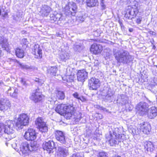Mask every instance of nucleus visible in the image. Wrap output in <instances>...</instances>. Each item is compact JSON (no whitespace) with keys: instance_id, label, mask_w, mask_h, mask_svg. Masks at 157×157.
<instances>
[{"instance_id":"obj_1","label":"nucleus","mask_w":157,"mask_h":157,"mask_svg":"<svg viewBox=\"0 0 157 157\" xmlns=\"http://www.w3.org/2000/svg\"><path fill=\"white\" fill-rule=\"evenodd\" d=\"M113 55L117 62L123 64L128 63L134 59L127 51L123 49L114 50Z\"/></svg>"},{"instance_id":"obj_2","label":"nucleus","mask_w":157,"mask_h":157,"mask_svg":"<svg viewBox=\"0 0 157 157\" xmlns=\"http://www.w3.org/2000/svg\"><path fill=\"white\" fill-rule=\"evenodd\" d=\"M29 117L27 114L21 113L19 115L15 124V127L17 130L22 128L23 126L28 124Z\"/></svg>"},{"instance_id":"obj_3","label":"nucleus","mask_w":157,"mask_h":157,"mask_svg":"<svg viewBox=\"0 0 157 157\" xmlns=\"http://www.w3.org/2000/svg\"><path fill=\"white\" fill-rule=\"evenodd\" d=\"M77 7L75 3L74 2L69 3L68 5L65 7L64 11L66 15H74L77 11Z\"/></svg>"},{"instance_id":"obj_4","label":"nucleus","mask_w":157,"mask_h":157,"mask_svg":"<svg viewBox=\"0 0 157 157\" xmlns=\"http://www.w3.org/2000/svg\"><path fill=\"white\" fill-rule=\"evenodd\" d=\"M120 133L118 132H113V134L112 133L110 132L109 134L106 136V138L108 140V141L111 146L118 144L119 142L120 141L117 138V136L119 135L120 136ZM121 142V141H120Z\"/></svg>"},{"instance_id":"obj_5","label":"nucleus","mask_w":157,"mask_h":157,"mask_svg":"<svg viewBox=\"0 0 157 157\" xmlns=\"http://www.w3.org/2000/svg\"><path fill=\"white\" fill-rule=\"evenodd\" d=\"M35 124L41 132H45L48 131L47 126L42 117H39L37 118L35 121Z\"/></svg>"},{"instance_id":"obj_6","label":"nucleus","mask_w":157,"mask_h":157,"mask_svg":"<svg viewBox=\"0 0 157 157\" xmlns=\"http://www.w3.org/2000/svg\"><path fill=\"white\" fill-rule=\"evenodd\" d=\"M55 143L53 140L45 141L42 144V147L44 150H46L48 153H50L53 152V150L56 148Z\"/></svg>"},{"instance_id":"obj_7","label":"nucleus","mask_w":157,"mask_h":157,"mask_svg":"<svg viewBox=\"0 0 157 157\" xmlns=\"http://www.w3.org/2000/svg\"><path fill=\"white\" fill-rule=\"evenodd\" d=\"M99 79L95 77H92L88 80V86L91 90H97L100 86Z\"/></svg>"},{"instance_id":"obj_8","label":"nucleus","mask_w":157,"mask_h":157,"mask_svg":"<svg viewBox=\"0 0 157 157\" xmlns=\"http://www.w3.org/2000/svg\"><path fill=\"white\" fill-rule=\"evenodd\" d=\"M37 135L34 129L29 128L25 132L24 137L27 140H33L36 138Z\"/></svg>"},{"instance_id":"obj_9","label":"nucleus","mask_w":157,"mask_h":157,"mask_svg":"<svg viewBox=\"0 0 157 157\" xmlns=\"http://www.w3.org/2000/svg\"><path fill=\"white\" fill-rule=\"evenodd\" d=\"M63 18L61 14L55 13L50 15V21L51 23L60 24Z\"/></svg>"},{"instance_id":"obj_10","label":"nucleus","mask_w":157,"mask_h":157,"mask_svg":"<svg viewBox=\"0 0 157 157\" xmlns=\"http://www.w3.org/2000/svg\"><path fill=\"white\" fill-rule=\"evenodd\" d=\"M63 18L61 14L55 13L50 15V21L51 23L60 24Z\"/></svg>"},{"instance_id":"obj_11","label":"nucleus","mask_w":157,"mask_h":157,"mask_svg":"<svg viewBox=\"0 0 157 157\" xmlns=\"http://www.w3.org/2000/svg\"><path fill=\"white\" fill-rule=\"evenodd\" d=\"M137 128L140 129L144 133L147 134H148L150 132L151 129L150 124L145 122L139 124Z\"/></svg>"},{"instance_id":"obj_12","label":"nucleus","mask_w":157,"mask_h":157,"mask_svg":"<svg viewBox=\"0 0 157 157\" xmlns=\"http://www.w3.org/2000/svg\"><path fill=\"white\" fill-rule=\"evenodd\" d=\"M4 126L5 136L6 134L12 135L14 133L15 131L13 129V124L11 121H8Z\"/></svg>"},{"instance_id":"obj_13","label":"nucleus","mask_w":157,"mask_h":157,"mask_svg":"<svg viewBox=\"0 0 157 157\" xmlns=\"http://www.w3.org/2000/svg\"><path fill=\"white\" fill-rule=\"evenodd\" d=\"M136 109L141 115L145 114L148 110V106L144 102H140L136 106Z\"/></svg>"},{"instance_id":"obj_14","label":"nucleus","mask_w":157,"mask_h":157,"mask_svg":"<svg viewBox=\"0 0 157 157\" xmlns=\"http://www.w3.org/2000/svg\"><path fill=\"white\" fill-rule=\"evenodd\" d=\"M11 105L10 101L7 98H2L0 100V110L6 111L10 109Z\"/></svg>"},{"instance_id":"obj_15","label":"nucleus","mask_w":157,"mask_h":157,"mask_svg":"<svg viewBox=\"0 0 157 157\" xmlns=\"http://www.w3.org/2000/svg\"><path fill=\"white\" fill-rule=\"evenodd\" d=\"M65 116L66 117L67 119H69L70 118L74 115L75 113V108L70 105H65L64 107Z\"/></svg>"},{"instance_id":"obj_16","label":"nucleus","mask_w":157,"mask_h":157,"mask_svg":"<svg viewBox=\"0 0 157 157\" xmlns=\"http://www.w3.org/2000/svg\"><path fill=\"white\" fill-rule=\"evenodd\" d=\"M43 96L40 90L38 89H36L35 92L32 94L31 97V99L35 102H37L42 100Z\"/></svg>"},{"instance_id":"obj_17","label":"nucleus","mask_w":157,"mask_h":157,"mask_svg":"<svg viewBox=\"0 0 157 157\" xmlns=\"http://www.w3.org/2000/svg\"><path fill=\"white\" fill-rule=\"evenodd\" d=\"M57 153L58 155L61 157H66L69 155L68 148L64 146H59Z\"/></svg>"},{"instance_id":"obj_18","label":"nucleus","mask_w":157,"mask_h":157,"mask_svg":"<svg viewBox=\"0 0 157 157\" xmlns=\"http://www.w3.org/2000/svg\"><path fill=\"white\" fill-rule=\"evenodd\" d=\"M55 135L56 138L57 140L62 144H66L65 137L63 132L60 131H56L55 132Z\"/></svg>"},{"instance_id":"obj_19","label":"nucleus","mask_w":157,"mask_h":157,"mask_svg":"<svg viewBox=\"0 0 157 157\" xmlns=\"http://www.w3.org/2000/svg\"><path fill=\"white\" fill-rule=\"evenodd\" d=\"M32 53L35 55V58H41L42 56V50L38 44H36L34 46L32 49Z\"/></svg>"},{"instance_id":"obj_20","label":"nucleus","mask_w":157,"mask_h":157,"mask_svg":"<svg viewBox=\"0 0 157 157\" xmlns=\"http://www.w3.org/2000/svg\"><path fill=\"white\" fill-rule=\"evenodd\" d=\"M51 10V8L46 5H43L39 11L40 14L42 16H47Z\"/></svg>"},{"instance_id":"obj_21","label":"nucleus","mask_w":157,"mask_h":157,"mask_svg":"<svg viewBox=\"0 0 157 157\" xmlns=\"http://www.w3.org/2000/svg\"><path fill=\"white\" fill-rule=\"evenodd\" d=\"M90 50L94 54H98L101 53L102 50V47L99 44H94L91 45Z\"/></svg>"},{"instance_id":"obj_22","label":"nucleus","mask_w":157,"mask_h":157,"mask_svg":"<svg viewBox=\"0 0 157 157\" xmlns=\"http://www.w3.org/2000/svg\"><path fill=\"white\" fill-rule=\"evenodd\" d=\"M88 73L85 70H80L78 71L77 74V79L79 81H83L87 77Z\"/></svg>"},{"instance_id":"obj_23","label":"nucleus","mask_w":157,"mask_h":157,"mask_svg":"<svg viewBox=\"0 0 157 157\" xmlns=\"http://www.w3.org/2000/svg\"><path fill=\"white\" fill-rule=\"evenodd\" d=\"M0 44L4 50L7 52H9L10 49L8 47V44L7 40L3 36L0 37Z\"/></svg>"},{"instance_id":"obj_24","label":"nucleus","mask_w":157,"mask_h":157,"mask_svg":"<svg viewBox=\"0 0 157 157\" xmlns=\"http://www.w3.org/2000/svg\"><path fill=\"white\" fill-rule=\"evenodd\" d=\"M147 111V116L150 119L153 118L157 115V109L155 107H151Z\"/></svg>"},{"instance_id":"obj_25","label":"nucleus","mask_w":157,"mask_h":157,"mask_svg":"<svg viewBox=\"0 0 157 157\" xmlns=\"http://www.w3.org/2000/svg\"><path fill=\"white\" fill-rule=\"evenodd\" d=\"M18 90L16 88L10 87L7 91L8 95L13 98H16L18 94Z\"/></svg>"},{"instance_id":"obj_26","label":"nucleus","mask_w":157,"mask_h":157,"mask_svg":"<svg viewBox=\"0 0 157 157\" xmlns=\"http://www.w3.org/2000/svg\"><path fill=\"white\" fill-rule=\"evenodd\" d=\"M29 146L28 143L26 142L21 144L20 147V151L23 154L27 153L29 151Z\"/></svg>"},{"instance_id":"obj_27","label":"nucleus","mask_w":157,"mask_h":157,"mask_svg":"<svg viewBox=\"0 0 157 157\" xmlns=\"http://www.w3.org/2000/svg\"><path fill=\"white\" fill-rule=\"evenodd\" d=\"M65 104H59L57 105L55 109L56 112L60 114H64Z\"/></svg>"},{"instance_id":"obj_28","label":"nucleus","mask_w":157,"mask_h":157,"mask_svg":"<svg viewBox=\"0 0 157 157\" xmlns=\"http://www.w3.org/2000/svg\"><path fill=\"white\" fill-rule=\"evenodd\" d=\"M70 57V54L68 52L63 51L60 55L59 58L61 61H65L66 60L69 59Z\"/></svg>"},{"instance_id":"obj_29","label":"nucleus","mask_w":157,"mask_h":157,"mask_svg":"<svg viewBox=\"0 0 157 157\" xmlns=\"http://www.w3.org/2000/svg\"><path fill=\"white\" fill-rule=\"evenodd\" d=\"M57 69L56 66L51 67L47 69L48 74L51 76L56 75Z\"/></svg>"},{"instance_id":"obj_30","label":"nucleus","mask_w":157,"mask_h":157,"mask_svg":"<svg viewBox=\"0 0 157 157\" xmlns=\"http://www.w3.org/2000/svg\"><path fill=\"white\" fill-rule=\"evenodd\" d=\"M144 148L148 151H151L154 150V147L152 142L151 141H147L146 142L144 146Z\"/></svg>"},{"instance_id":"obj_31","label":"nucleus","mask_w":157,"mask_h":157,"mask_svg":"<svg viewBox=\"0 0 157 157\" xmlns=\"http://www.w3.org/2000/svg\"><path fill=\"white\" fill-rule=\"evenodd\" d=\"M30 146L29 151H32L36 150L39 147V145L36 142L33 141L31 144Z\"/></svg>"},{"instance_id":"obj_32","label":"nucleus","mask_w":157,"mask_h":157,"mask_svg":"<svg viewBox=\"0 0 157 157\" xmlns=\"http://www.w3.org/2000/svg\"><path fill=\"white\" fill-rule=\"evenodd\" d=\"M86 2L87 6L89 7H93L97 5V0H86Z\"/></svg>"},{"instance_id":"obj_33","label":"nucleus","mask_w":157,"mask_h":157,"mask_svg":"<svg viewBox=\"0 0 157 157\" xmlns=\"http://www.w3.org/2000/svg\"><path fill=\"white\" fill-rule=\"evenodd\" d=\"M16 55L18 58H21L24 56V52L23 50L17 48L15 50Z\"/></svg>"},{"instance_id":"obj_34","label":"nucleus","mask_w":157,"mask_h":157,"mask_svg":"<svg viewBox=\"0 0 157 157\" xmlns=\"http://www.w3.org/2000/svg\"><path fill=\"white\" fill-rule=\"evenodd\" d=\"M56 99L59 100H63L65 97V95L64 93L62 92L58 91L56 93Z\"/></svg>"},{"instance_id":"obj_35","label":"nucleus","mask_w":157,"mask_h":157,"mask_svg":"<svg viewBox=\"0 0 157 157\" xmlns=\"http://www.w3.org/2000/svg\"><path fill=\"white\" fill-rule=\"evenodd\" d=\"M4 126L0 124V137H5Z\"/></svg>"},{"instance_id":"obj_36","label":"nucleus","mask_w":157,"mask_h":157,"mask_svg":"<svg viewBox=\"0 0 157 157\" xmlns=\"http://www.w3.org/2000/svg\"><path fill=\"white\" fill-rule=\"evenodd\" d=\"M19 65L20 67L23 69H32L33 68V67H30L29 66L26 65L25 64H23L22 63H19Z\"/></svg>"},{"instance_id":"obj_37","label":"nucleus","mask_w":157,"mask_h":157,"mask_svg":"<svg viewBox=\"0 0 157 157\" xmlns=\"http://www.w3.org/2000/svg\"><path fill=\"white\" fill-rule=\"evenodd\" d=\"M113 94L111 92L109 91L105 97V99L108 100H110Z\"/></svg>"},{"instance_id":"obj_38","label":"nucleus","mask_w":157,"mask_h":157,"mask_svg":"<svg viewBox=\"0 0 157 157\" xmlns=\"http://www.w3.org/2000/svg\"><path fill=\"white\" fill-rule=\"evenodd\" d=\"M72 95L74 97V98L76 99H79L81 100V101H82V99H83L82 97V98H81L79 96L77 92H75L74 93L72 94Z\"/></svg>"},{"instance_id":"obj_39","label":"nucleus","mask_w":157,"mask_h":157,"mask_svg":"<svg viewBox=\"0 0 157 157\" xmlns=\"http://www.w3.org/2000/svg\"><path fill=\"white\" fill-rule=\"evenodd\" d=\"M67 77L68 78V82H72L74 78V75H67Z\"/></svg>"},{"instance_id":"obj_40","label":"nucleus","mask_w":157,"mask_h":157,"mask_svg":"<svg viewBox=\"0 0 157 157\" xmlns=\"http://www.w3.org/2000/svg\"><path fill=\"white\" fill-rule=\"evenodd\" d=\"M107 155V154L106 153L101 152L99 153L98 157H108Z\"/></svg>"},{"instance_id":"obj_41","label":"nucleus","mask_w":157,"mask_h":157,"mask_svg":"<svg viewBox=\"0 0 157 157\" xmlns=\"http://www.w3.org/2000/svg\"><path fill=\"white\" fill-rule=\"evenodd\" d=\"M1 14L3 17H6L7 15V13L5 12L3 9H0V15Z\"/></svg>"},{"instance_id":"obj_42","label":"nucleus","mask_w":157,"mask_h":157,"mask_svg":"<svg viewBox=\"0 0 157 157\" xmlns=\"http://www.w3.org/2000/svg\"><path fill=\"white\" fill-rule=\"evenodd\" d=\"M20 82L24 86H26L27 84L26 83V81L25 79L21 78L20 80Z\"/></svg>"},{"instance_id":"obj_43","label":"nucleus","mask_w":157,"mask_h":157,"mask_svg":"<svg viewBox=\"0 0 157 157\" xmlns=\"http://www.w3.org/2000/svg\"><path fill=\"white\" fill-rule=\"evenodd\" d=\"M121 99L122 101L124 102L123 103H125L126 101V97L124 95L122 94L121 95Z\"/></svg>"},{"instance_id":"obj_44","label":"nucleus","mask_w":157,"mask_h":157,"mask_svg":"<svg viewBox=\"0 0 157 157\" xmlns=\"http://www.w3.org/2000/svg\"><path fill=\"white\" fill-rule=\"evenodd\" d=\"M28 42L26 39H23L21 40V43L24 45H26Z\"/></svg>"},{"instance_id":"obj_45","label":"nucleus","mask_w":157,"mask_h":157,"mask_svg":"<svg viewBox=\"0 0 157 157\" xmlns=\"http://www.w3.org/2000/svg\"><path fill=\"white\" fill-rule=\"evenodd\" d=\"M70 157H81L79 154L78 153L73 154Z\"/></svg>"},{"instance_id":"obj_46","label":"nucleus","mask_w":157,"mask_h":157,"mask_svg":"<svg viewBox=\"0 0 157 157\" xmlns=\"http://www.w3.org/2000/svg\"><path fill=\"white\" fill-rule=\"evenodd\" d=\"M128 13V14L130 16H127V15H128L125 14V16L126 17L128 18V19H131L132 17H131L130 16V15L131 16V10L129 11Z\"/></svg>"},{"instance_id":"obj_47","label":"nucleus","mask_w":157,"mask_h":157,"mask_svg":"<svg viewBox=\"0 0 157 157\" xmlns=\"http://www.w3.org/2000/svg\"><path fill=\"white\" fill-rule=\"evenodd\" d=\"M62 79L63 81H66V82H68V79L67 77V75H65L62 77Z\"/></svg>"},{"instance_id":"obj_48","label":"nucleus","mask_w":157,"mask_h":157,"mask_svg":"<svg viewBox=\"0 0 157 157\" xmlns=\"http://www.w3.org/2000/svg\"><path fill=\"white\" fill-rule=\"evenodd\" d=\"M85 0H76V2L80 4H82L84 2Z\"/></svg>"},{"instance_id":"obj_49","label":"nucleus","mask_w":157,"mask_h":157,"mask_svg":"<svg viewBox=\"0 0 157 157\" xmlns=\"http://www.w3.org/2000/svg\"><path fill=\"white\" fill-rule=\"evenodd\" d=\"M142 20V18H139L136 19V22L138 24H140Z\"/></svg>"},{"instance_id":"obj_50","label":"nucleus","mask_w":157,"mask_h":157,"mask_svg":"<svg viewBox=\"0 0 157 157\" xmlns=\"http://www.w3.org/2000/svg\"><path fill=\"white\" fill-rule=\"evenodd\" d=\"M148 33H149L150 34H151L152 36H155L156 35V33L155 32L152 31H149L148 32Z\"/></svg>"},{"instance_id":"obj_51","label":"nucleus","mask_w":157,"mask_h":157,"mask_svg":"<svg viewBox=\"0 0 157 157\" xmlns=\"http://www.w3.org/2000/svg\"><path fill=\"white\" fill-rule=\"evenodd\" d=\"M133 11H134V12L136 13V15L138 13V10L137 8H136L135 9H132Z\"/></svg>"},{"instance_id":"obj_52","label":"nucleus","mask_w":157,"mask_h":157,"mask_svg":"<svg viewBox=\"0 0 157 157\" xmlns=\"http://www.w3.org/2000/svg\"><path fill=\"white\" fill-rule=\"evenodd\" d=\"M16 145V144H12V147L14 148L16 151H18V149H17V148H16V147H15V145Z\"/></svg>"},{"instance_id":"obj_53","label":"nucleus","mask_w":157,"mask_h":157,"mask_svg":"<svg viewBox=\"0 0 157 157\" xmlns=\"http://www.w3.org/2000/svg\"><path fill=\"white\" fill-rule=\"evenodd\" d=\"M131 16H134L135 15H136V13L134 12V11H133L132 9L131 10Z\"/></svg>"},{"instance_id":"obj_54","label":"nucleus","mask_w":157,"mask_h":157,"mask_svg":"<svg viewBox=\"0 0 157 157\" xmlns=\"http://www.w3.org/2000/svg\"><path fill=\"white\" fill-rule=\"evenodd\" d=\"M34 80L35 81V82H40V79L38 78H35V79H34Z\"/></svg>"},{"instance_id":"obj_55","label":"nucleus","mask_w":157,"mask_h":157,"mask_svg":"<svg viewBox=\"0 0 157 157\" xmlns=\"http://www.w3.org/2000/svg\"><path fill=\"white\" fill-rule=\"evenodd\" d=\"M3 55V53L2 52V50H1V48H0V58H1Z\"/></svg>"},{"instance_id":"obj_56","label":"nucleus","mask_w":157,"mask_h":157,"mask_svg":"<svg viewBox=\"0 0 157 157\" xmlns=\"http://www.w3.org/2000/svg\"><path fill=\"white\" fill-rule=\"evenodd\" d=\"M129 31L130 32H132L133 31V28H129Z\"/></svg>"},{"instance_id":"obj_57","label":"nucleus","mask_w":157,"mask_h":157,"mask_svg":"<svg viewBox=\"0 0 157 157\" xmlns=\"http://www.w3.org/2000/svg\"><path fill=\"white\" fill-rule=\"evenodd\" d=\"M79 113V116H78V117H77V118H78V119H80L81 118V114H80V113Z\"/></svg>"},{"instance_id":"obj_58","label":"nucleus","mask_w":157,"mask_h":157,"mask_svg":"<svg viewBox=\"0 0 157 157\" xmlns=\"http://www.w3.org/2000/svg\"><path fill=\"white\" fill-rule=\"evenodd\" d=\"M104 3V0H101V4H103Z\"/></svg>"},{"instance_id":"obj_59","label":"nucleus","mask_w":157,"mask_h":157,"mask_svg":"<svg viewBox=\"0 0 157 157\" xmlns=\"http://www.w3.org/2000/svg\"><path fill=\"white\" fill-rule=\"evenodd\" d=\"M9 144V142H6V144H6V145L7 146H8V144Z\"/></svg>"},{"instance_id":"obj_60","label":"nucleus","mask_w":157,"mask_h":157,"mask_svg":"<svg viewBox=\"0 0 157 157\" xmlns=\"http://www.w3.org/2000/svg\"><path fill=\"white\" fill-rule=\"evenodd\" d=\"M101 6L103 7H105V5L104 4H101Z\"/></svg>"},{"instance_id":"obj_61","label":"nucleus","mask_w":157,"mask_h":157,"mask_svg":"<svg viewBox=\"0 0 157 157\" xmlns=\"http://www.w3.org/2000/svg\"><path fill=\"white\" fill-rule=\"evenodd\" d=\"M15 136V135H13V136L11 137L12 138H13V137H14Z\"/></svg>"},{"instance_id":"obj_62","label":"nucleus","mask_w":157,"mask_h":157,"mask_svg":"<svg viewBox=\"0 0 157 157\" xmlns=\"http://www.w3.org/2000/svg\"><path fill=\"white\" fill-rule=\"evenodd\" d=\"M56 100H57V99H55H55H54V100H53V101H56Z\"/></svg>"},{"instance_id":"obj_63","label":"nucleus","mask_w":157,"mask_h":157,"mask_svg":"<svg viewBox=\"0 0 157 157\" xmlns=\"http://www.w3.org/2000/svg\"><path fill=\"white\" fill-rule=\"evenodd\" d=\"M115 129L116 130V131L117 132V130H118V128H116Z\"/></svg>"},{"instance_id":"obj_64","label":"nucleus","mask_w":157,"mask_h":157,"mask_svg":"<svg viewBox=\"0 0 157 157\" xmlns=\"http://www.w3.org/2000/svg\"><path fill=\"white\" fill-rule=\"evenodd\" d=\"M155 46H154V47H153V48H154V49H155Z\"/></svg>"}]
</instances>
